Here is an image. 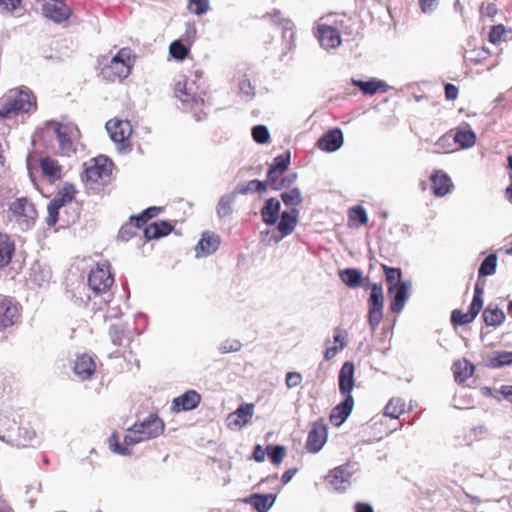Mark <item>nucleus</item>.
<instances>
[{
	"instance_id": "obj_1",
	"label": "nucleus",
	"mask_w": 512,
	"mask_h": 512,
	"mask_svg": "<svg viewBox=\"0 0 512 512\" xmlns=\"http://www.w3.org/2000/svg\"><path fill=\"white\" fill-rule=\"evenodd\" d=\"M164 431V422L156 414H150L142 422L135 423L132 427L126 430L124 436V445L112 441L116 439V435L113 434L110 437V447L113 452L128 456L132 454V450L129 446L139 444L141 442L154 439L160 436Z\"/></svg>"
},
{
	"instance_id": "obj_2",
	"label": "nucleus",
	"mask_w": 512,
	"mask_h": 512,
	"mask_svg": "<svg viewBox=\"0 0 512 512\" xmlns=\"http://www.w3.org/2000/svg\"><path fill=\"white\" fill-rule=\"evenodd\" d=\"M354 371V364L349 361L345 362L339 371V392L345 397V399L331 411L329 419L334 426L338 427L342 425L353 410L354 399L351 392L355 385Z\"/></svg>"
},
{
	"instance_id": "obj_3",
	"label": "nucleus",
	"mask_w": 512,
	"mask_h": 512,
	"mask_svg": "<svg viewBox=\"0 0 512 512\" xmlns=\"http://www.w3.org/2000/svg\"><path fill=\"white\" fill-rule=\"evenodd\" d=\"M38 217L34 203L27 197H19L8 205L7 218L13 228L19 231L32 229Z\"/></svg>"
},
{
	"instance_id": "obj_4",
	"label": "nucleus",
	"mask_w": 512,
	"mask_h": 512,
	"mask_svg": "<svg viewBox=\"0 0 512 512\" xmlns=\"http://www.w3.org/2000/svg\"><path fill=\"white\" fill-rule=\"evenodd\" d=\"M135 63V55L129 47L121 48L107 64H103L101 76L107 81L114 82L127 78Z\"/></svg>"
},
{
	"instance_id": "obj_5",
	"label": "nucleus",
	"mask_w": 512,
	"mask_h": 512,
	"mask_svg": "<svg viewBox=\"0 0 512 512\" xmlns=\"http://www.w3.org/2000/svg\"><path fill=\"white\" fill-rule=\"evenodd\" d=\"M32 108H36V102L28 92L11 90L3 98L2 107L0 108V121L13 119L20 113H28Z\"/></svg>"
},
{
	"instance_id": "obj_6",
	"label": "nucleus",
	"mask_w": 512,
	"mask_h": 512,
	"mask_svg": "<svg viewBox=\"0 0 512 512\" xmlns=\"http://www.w3.org/2000/svg\"><path fill=\"white\" fill-rule=\"evenodd\" d=\"M194 80H188L180 76L174 86V94L183 104V109L195 110L203 105L204 100Z\"/></svg>"
},
{
	"instance_id": "obj_7",
	"label": "nucleus",
	"mask_w": 512,
	"mask_h": 512,
	"mask_svg": "<svg viewBox=\"0 0 512 512\" xmlns=\"http://www.w3.org/2000/svg\"><path fill=\"white\" fill-rule=\"evenodd\" d=\"M113 282L114 278L107 263L96 264V266L90 270L88 275L89 288L95 295H106L107 298H104L105 302H109L111 295L108 293V291L111 288Z\"/></svg>"
},
{
	"instance_id": "obj_8",
	"label": "nucleus",
	"mask_w": 512,
	"mask_h": 512,
	"mask_svg": "<svg viewBox=\"0 0 512 512\" xmlns=\"http://www.w3.org/2000/svg\"><path fill=\"white\" fill-rule=\"evenodd\" d=\"M46 129L53 128L59 149L63 154L70 155L76 151L74 147V140L79 136V130L74 124H62L56 121H47L45 123Z\"/></svg>"
},
{
	"instance_id": "obj_9",
	"label": "nucleus",
	"mask_w": 512,
	"mask_h": 512,
	"mask_svg": "<svg viewBox=\"0 0 512 512\" xmlns=\"http://www.w3.org/2000/svg\"><path fill=\"white\" fill-rule=\"evenodd\" d=\"M112 168V161L108 157L100 155L87 165L84 178L92 183L105 184L110 179Z\"/></svg>"
},
{
	"instance_id": "obj_10",
	"label": "nucleus",
	"mask_w": 512,
	"mask_h": 512,
	"mask_svg": "<svg viewBox=\"0 0 512 512\" xmlns=\"http://www.w3.org/2000/svg\"><path fill=\"white\" fill-rule=\"evenodd\" d=\"M371 287V293L368 299V322L374 330L382 321L384 308L383 287L380 283H370L367 287Z\"/></svg>"
},
{
	"instance_id": "obj_11",
	"label": "nucleus",
	"mask_w": 512,
	"mask_h": 512,
	"mask_svg": "<svg viewBox=\"0 0 512 512\" xmlns=\"http://www.w3.org/2000/svg\"><path fill=\"white\" fill-rule=\"evenodd\" d=\"M328 428L323 419L312 424L308 433L305 448L310 453H318L327 441Z\"/></svg>"
},
{
	"instance_id": "obj_12",
	"label": "nucleus",
	"mask_w": 512,
	"mask_h": 512,
	"mask_svg": "<svg viewBox=\"0 0 512 512\" xmlns=\"http://www.w3.org/2000/svg\"><path fill=\"white\" fill-rule=\"evenodd\" d=\"M43 15L55 23H62L72 15V9L65 0H49L42 5Z\"/></svg>"
},
{
	"instance_id": "obj_13",
	"label": "nucleus",
	"mask_w": 512,
	"mask_h": 512,
	"mask_svg": "<svg viewBox=\"0 0 512 512\" xmlns=\"http://www.w3.org/2000/svg\"><path fill=\"white\" fill-rule=\"evenodd\" d=\"M19 315L18 304L11 297L0 294V329L14 325Z\"/></svg>"
},
{
	"instance_id": "obj_14",
	"label": "nucleus",
	"mask_w": 512,
	"mask_h": 512,
	"mask_svg": "<svg viewBox=\"0 0 512 512\" xmlns=\"http://www.w3.org/2000/svg\"><path fill=\"white\" fill-rule=\"evenodd\" d=\"M352 475L349 465H341L331 470L327 479L334 490L344 492L351 485Z\"/></svg>"
},
{
	"instance_id": "obj_15",
	"label": "nucleus",
	"mask_w": 512,
	"mask_h": 512,
	"mask_svg": "<svg viewBox=\"0 0 512 512\" xmlns=\"http://www.w3.org/2000/svg\"><path fill=\"white\" fill-rule=\"evenodd\" d=\"M299 211L296 208H292L290 211H283L280 217V221L277 225L278 235H273L272 238L275 243L280 242L284 237L290 235L298 221Z\"/></svg>"
},
{
	"instance_id": "obj_16",
	"label": "nucleus",
	"mask_w": 512,
	"mask_h": 512,
	"mask_svg": "<svg viewBox=\"0 0 512 512\" xmlns=\"http://www.w3.org/2000/svg\"><path fill=\"white\" fill-rule=\"evenodd\" d=\"M254 414V404H241L236 411L230 413L227 417V425L230 429H241L247 425Z\"/></svg>"
},
{
	"instance_id": "obj_17",
	"label": "nucleus",
	"mask_w": 512,
	"mask_h": 512,
	"mask_svg": "<svg viewBox=\"0 0 512 512\" xmlns=\"http://www.w3.org/2000/svg\"><path fill=\"white\" fill-rule=\"evenodd\" d=\"M110 139L115 143H123L132 132L130 122L127 120L111 119L105 126Z\"/></svg>"
},
{
	"instance_id": "obj_18",
	"label": "nucleus",
	"mask_w": 512,
	"mask_h": 512,
	"mask_svg": "<svg viewBox=\"0 0 512 512\" xmlns=\"http://www.w3.org/2000/svg\"><path fill=\"white\" fill-rule=\"evenodd\" d=\"M343 133L340 128L328 130L317 141V147L325 152H335L343 145Z\"/></svg>"
},
{
	"instance_id": "obj_19",
	"label": "nucleus",
	"mask_w": 512,
	"mask_h": 512,
	"mask_svg": "<svg viewBox=\"0 0 512 512\" xmlns=\"http://www.w3.org/2000/svg\"><path fill=\"white\" fill-rule=\"evenodd\" d=\"M220 242V237L214 232H204L195 247V256L200 258L213 254L219 248Z\"/></svg>"
},
{
	"instance_id": "obj_20",
	"label": "nucleus",
	"mask_w": 512,
	"mask_h": 512,
	"mask_svg": "<svg viewBox=\"0 0 512 512\" xmlns=\"http://www.w3.org/2000/svg\"><path fill=\"white\" fill-rule=\"evenodd\" d=\"M412 284L410 281L399 283L393 290L392 300L390 302V310L393 313H400L410 296Z\"/></svg>"
},
{
	"instance_id": "obj_21",
	"label": "nucleus",
	"mask_w": 512,
	"mask_h": 512,
	"mask_svg": "<svg viewBox=\"0 0 512 512\" xmlns=\"http://www.w3.org/2000/svg\"><path fill=\"white\" fill-rule=\"evenodd\" d=\"M317 30L319 43L323 48L335 49L341 44V37L336 28L320 24Z\"/></svg>"
},
{
	"instance_id": "obj_22",
	"label": "nucleus",
	"mask_w": 512,
	"mask_h": 512,
	"mask_svg": "<svg viewBox=\"0 0 512 512\" xmlns=\"http://www.w3.org/2000/svg\"><path fill=\"white\" fill-rule=\"evenodd\" d=\"M201 401V396L195 390H188L173 399V409L176 411H190L195 409Z\"/></svg>"
},
{
	"instance_id": "obj_23",
	"label": "nucleus",
	"mask_w": 512,
	"mask_h": 512,
	"mask_svg": "<svg viewBox=\"0 0 512 512\" xmlns=\"http://www.w3.org/2000/svg\"><path fill=\"white\" fill-rule=\"evenodd\" d=\"M95 369L96 365L90 355L81 354L77 356L74 363V372L81 380L90 379Z\"/></svg>"
},
{
	"instance_id": "obj_24",
	"label": "nucleus",
	"mask_w": 512,
	"mask_h": 512,
	"mask_svg": "<svg viewBox=\"0 0 512 512\" xmlns=\"http://www.w3.org/2000/svg\"><path fill=\"white\" fill-rule=\"evenodd\" d=\"M339 276L342 282L350 288H367V284H369V278H363L361 271L356 268H346L340 271Z\"/></svg>"
},
{
	"instance_id": "obj_25",
	"label": "nucleus",
	"mask_w": 512,
	"mask_h": 512,
	"mask_svg": "<svg viewBox=\"0 0 512 512\" xmlns=\"http://www.w3.org/2000/svg\"><path fill=\"white\" fill-rule=\"evenodd\" d=\"M281 203L276 198H269L265 201L261 209V217L265 224L271 226L276 224L279 219Z\"/></svg>"
},
{
	"instance_id": "obj_26",
	"label": "nucleus",
	"mask_w": 512,
	"mask_h": 512,
	"mask_svg": "<svg viewBox=\"0 0 512 512\" xmlns=\"http://www.w3.org/2000/svg\"><path fill=\"white\" fill-rule=\"evenodd\" d=\"M111 341L117 346H126L132 341V333L127 324H114L110 326Z\"/></svg>"
},
{
	"instance_id": "obj_27",
	"label": "nucleus",
	"mask_w": 512,
	"mask_h": 512,
	"mask_svg": "<svg viewBox=\"0 0 512 512\" xmlns=\"http://www.w3.org/2000/svg\"><path fill=\"white\" fill-rule=\"evenodd\" d=\"M276 500L275 494H252L245 499L258 512H268Z\"/></svg>"
},
{
	"instance_id": "obj_28",
	"label": "nucleus",
	"mask_w": 512,
	"mask_h": 512,
	"mask_svg": "<svg viewBox=\"0 0 512 512\" xmlns=\"http://www.w3.org/2000/svg\"><path fill=\"white\" fill-rule=\"evenodd\" d=\"M173 229L171 223L167 221H157L145 227L143 233L148 240L158 239L168 235Z\"/></svg>"
},
{
	"instance_id": "obj_29",
	"label": "nucleus",
	"mask_w": 512,
	"mask_h": 512,
	"mask_svg": "<svg viewBox=\"0 0 512 512\" xmlns=\"http://www.w3.org/2000/svg\"><path fill=\"white\" fill-rule=\"evenodd\" d=\"M431 182L434 195L442 197L450 192L452 182L446 173L442 171L436 172L432 175Z\"/></svg>"
},
{
	"instance_id": "obj_30",
	"label": "nucleus",
	"mask_w": 512,
	"mask_h": 512,
	"mask_svg": "<svg viewBox=\"0 0 512 512\" xmlns=\"http://www.w3.org/2000/svg\"><path fill=\"white\" fill-rule=\"evenodd\" d=\"M40 168L43 175L46 176L50 182H54L61 178V166L56 160L50 157L40 159Z\"/></svg>"
},
{
	"instance_id": "obj_31",
	"label": "nucleus",
	"mask_w": 512,
	"mask_h": 512,
	"mask_svg": "<svg viewBox=\"0 0 512 512\" xmlns=\"http://www.w3.org/2000/svg\"><path fill=\"white\" fill-rule=\"evenodd\" d=\"M483 321L487 326H499L505 320V314L498 306L489 304L482 313Z\"/></svg>"
},
{
	"instance_id": "obj_32",
	"label": "nucleus",
	"mask_w": 512,
	"mask_h": 512,
	"mask_svg": "<svg viewBox=\"0 0 512 512\" xmlns=\"http://www.w3.org/2000/svg\"><path fill=\"white\" fill-rule=\"evenodd\" d=\"M15 245L7 234L0 233V267L7 266L14 254Z\"/></svg>"
},
{
	"instance_id": "obj_33",
	"label": "nucleus",
	"mask_w": 512,
	"mask_h": 512,
	"mask_svg": "<svg viewBox=\"0 0 512 512\" xmlns=\"http://www.w3.org/2000/svg\"><path fill=\"white\" fill-rule=\"evenodd\" d=\"M474 365L466 359L459 360L453 364V374L455 381L458 383L465 382L473 375Z\"/></svg>"
},
{
	"instance_id": "obj_34",
	"label": "nucleus",
	"mask_w": 512,
	"mask_h": 512,
	"mask_svg": "<svg viewBox=\"0 0 512 512\" xmlns=\"http://www.w3.org/2000/svg\"><path fill=\"white\" fill-rule=\"evenodd\" d=\"M291 155L290 152H284L276 156L267 172V177L272 178L276 174H284L290 165Z\"/></svg>"
},
{
	"instance_id": "obj_35",
	"label": "nucleus",
	"mask_w": 512,
	"mask_h": 512,
	"mask_svg": "<svg viewBox=\"0 0 512 512\" xmlns=\"http://www.w3.org/2000/svg\"><path fill=\"white\" fill-rule=\"evenodd\" d=\"M296 179L297 173L295 172L289 173L285 176H283V174H276L272 178H268V183L272 190L279 191L291 187Z\"/></svg>"
},
{
	"instance_id": "obj_36",
	"label": "nucleus",
	"mask_w": 512,
	"mask_h": 512,
	"mask_svg": "<svg viewBox=\"0 0 512 512\" xmlns=\"http://www.w3.org/2000/svg\"><path fill=\"white\" fill-rule=\"evenodd\" d=\"M480 311L481 309L475 307L472 304H470L467 313H463L461 310L455 309L452 311L451 321L455 325H466L468 323H471L476 318Z\"/></svg>"
},
{
	"instance_id": "obj_37",
	"label": "nucleus",
	"mask_w": 512,
	"mask_h": 512,
	"mask_svg": "<svg viewBox=\"0 0 512 512\" xmlns=\"http://www.w3.org/2000/svg\"><path fill=\"white\" fill-rule=\"evenodd\" d=\"M236 196H237V194L235 193V191H233L231 193L224 194L219 199L216 211H217V215L220 218H224V217H227L232 214L233 204L236 200Z\"/></svg>"
},
{
	"instance_id": "obj_38",
	"label": "nucleus",
	"mask_w": 512,
	"mask_h": 512,
	"mask_svg": "<svg viewBox=\"0 0 512 512\" xmlns=\"http://www.w3.org/2000/svg\"><path fill=\"white\" fill-rule=\"evenodd\" d=\"M352 84L358 87L364 94L369 95H373L380 90L385 91L387 87L386 83L380 80L362 81L353 79Z\"/></svg>"
},
{
	"instance_id": "obj_39",
	"label": "nucleus",
	"mask_w": 512,
	"mask_h": 512,
	"mask_svg": "<svg viewBox=\"0 0 512 512\" xmlns=\"http://www.w3.org/2000/svg\"><path fill=\"white\" fill-rule=\"evenodd\" d=\"M383 271L385 273V278L388 285V293H392L394 288L399 285V283H403L401 281L402 272L400 268H393L387 265L382 264Z\"/></svg>"
},
{
	"instance_id": "obj_40",
	"label": "nucleus",
	"mask_w": 512,
	"mask_h": 512,
	"mask_svg": "<svg viewBox=\"0 0 512 512\" xmlns=\"http://www.w3.org/2000/svg\"><path fill=\"white\" fill-rule=\"evenodd\" d=\"M512 364V351H496L490 358L488 366L496 369Z\"/></svg>"
},
{
	"instance_id": "obj_41",
	"label": "nucleus",
	"mask_w": 512,
	"mask_h": 512,
	"mask_svg": "<svg viewBox=\"0 0 512 512\" xmlns=\"http://www.w3.org/2000/svg\"><path fill=\"white\" fill-rule=\"evenodd\" d=\"M462 148H470L476 142V135L471 129L458 130L452 138Z\"/></svg>"
},
{
	"instance_id": "obj_42",
	"label": "nucleus",
	"mask_w": 512,
	"mask_h": 512,
	"mask_svg": "<svg viewBox=\"0 0 512 512\" xmlns=\"http://www.w3.org/2000/svg\"><path fill=\"white\" fill-rule=\"evenodd\" d=\"M404 408V400L401 398H392L384 408V415L396 419L403 414Z\"/></svg>"
},
{
	"instance_id": "obj_43",
	"label": "nucleus",
	"mask_w": 512,
	"mask_h": 512,
	"mask_svg": "<svg viewBox=\"0 0 512 512\" xmlns=\"http://www.w3.org/2000/svg\"><path fill=\"white\" fill-rule=\"evenodd\" d=\"M497 268V255L495 253L489 254L481 263L478 269L479 277L491 276L496 272Z\"/></svg>"
},
{
	"instance_id": "obj_44",
	"label": "nucleus",
	"mask_w": 512,
	"mask_h": 512,
	"mask_svg": "<svg viewBox=\"0 0 512 512\" xmlns=\"http://www.w3.org/2000/svg\"><path fill=\"white\" fill-rule=\"evenodd\" d=\"M51 279V271L48 268L36 264L31 269V280L38 286L48 283Z\"/></svg>"
},
{
	"instance_id": "obj_45",
	"label": "nucleus",
	"mask_w": 512,
	"mask_h": 512,
	"mask_svg": "<svg viewBox=\"0 0 512 512\" xmlns=\"http://www.w3.org/2000/svg\"><path fill=\"white\" fill-rule=\"evenodd\" d=\"M74 192V187L72 185H65L52 199V202H54L58 207L63 208L66 204L72 202Z\"/></svg>"
},
{
	"instance_id": "obj_46",
	"label": "nucleus",
	"mask_w": 512,
	"mask_h": 512,
	"mask_svg": "<svg viewBox=\"0 0 512 512\" xmlns=\"http://www.w3.org/2000/svg\"><path fill=\"white\" fill-rule=\"evenodd\" d=\"M281 200L286 206H298L302 203L303 197L299 188H293L281 193Z\"/></svg>"
},
{
	"instance_id": "obj_47",
	"label": "nucleus",
	"mask_w": 512,
	"mask_h": 512,
	"mask_svg": "<svg viewBox=\"0 0 512 512\" xmlns=\"http://www.w3.org/2000/svg\"><path fill=\"white\" fill-rule=\"evenodd\" d=\"M267 455L271 462L280 465L283 462L286 448L282 445H268L266 447Z\"/></svg>"
},
{
	"instance_id": "obj_48",
	"label": "nucleus",
	"mask_w": 512,
	"mask_h": 512,
	"mask_svg": "<svg viewBox=\"0 0 512 512\" xmlns=\"http://www.w3.org/2000/svg\"><path fill=\"white\" fill-rule=\"evenodd\" d=\"M188 52L189 49L180 40L173 41L169 46L170 55L177 60H184Z\"/></svg>"
},
{
	"instance_id": "obj_49",
	"label": "nucleus",
	"mask_w": 512,
	"mask_h": 512,
	"mask_svg": "<svg viewBox=\"0 0 512 512\" xmlns=\"http://www.w3.org/2000/svg\"><path fill=\"white\" fill-rule=\"evenodd\" d=\"M348 215L350 221H357L359 225H365L368 222L367 212L361 205L351 207Z\"/></svg>"
},
{
	"instance_id": "obj_50",
	"label": "nucleus",
	"mask_w": 512,
	"mask_h": 512,
	"mask_svg": "<svg viewBox=\"0 0 512 512\" xmlns=\"http://www.w3.org/2000/svg\"><path fill=\"white\" fill-rule=\"evenodd\" d=\"M188 8L193 14L201 16L210 10V3L209 0H188Z\"/></svg>"
},
{
	"instance_id": "obj_51",
	"label": "nucleus",
	"mask_w": 512,
	"mask_h": 512,
	"mask_svg": "<svg viewBox=\"0 0 512 512\" xmlns=\"http://www.w3.org/2000/svg\"><path fill=\"white\" fill-rule=\"evenodd\" d=\"M252 137L259 144L268 143L270 133L265 125H256L252 128Z\"/></svg>"
},
{
	"instance_id": "obj_52",
	"label": "nucleus",
	"mask_w": 512,
	"mask_h": 512,
	"mask_svg": "<svg viewBox=\"0 0 512 512\" xmlns=\"http://www.w3.org/2000/svg\"><path fill=\"white\" fill-rule=\"evenodd\" d=\"M451 139L452 137L450 135H443L440 137L434 144V149L432 150L433 153H448L450 152L451 147Z\"/></svg>"
},
{
	"instance_id": "obj_53",
	"label": "nucleus",
	"mask_w": 512,
	"mask_h": 512,
	"mask_svg": "<svg viewBox=\"0 0 512 512\" xmlns=\"http://www.w3.org/2000/svg\"><path fill=\"white\" fill-rule=\"evenodd\" d=\"M60 209L61 208L52 202V200L48 203V216L46 218V223L48 226H54L57 223Z\"/></svg>"
},
{
	"instance_id": "obj_54",
	"label": "nucleus",
	"mask_w": 512,
	"mask_h": 512,
	"mask_svg": "<svg viewBox=\"0 0 512 512\" xmlns=\"http://www.w3.org/2000/svg\"><path fill=\"white\" fill-rule=\"evenodd\" d=\"M505 33L506 29L504 25L499 24L493 26L488 35L489 42L492 44H497Z\"/></svg>"
},
{
	"instance_id": "obj_55",
	"label": "nucleus",
	"mask_w": 512,
	"mask_h": 512,
	"mask_svg": "<svg viewBox=\"0 0 512 512\" xmlns=\"http://www.w3.org/2000/svg\"><path fill=\"white\" fill-rule=\"evenodd\" d=\"M347 336H348V333H347L346 330L341 329L339 327L334 329L333 340H334L335 343L338 344L337 347L340 350H343L346 347V345H347Z\"/></svg>"
},
{
	"instance_id": "obj_56",
	"label": "nucleus",
	"mask_w": 512,
	"mask_h": 512,
	"mask_svg": "<svg viewBox=\"0 0 512 512\" xmlns=\"http://www.w3.org/2000/svg\"><path fill=\"white\" fill-rule=\"evenodd\" d=\"M241 343L238 340H226L219 346V350L222 354L229 352H237L241 349Z\"/></svg>"
},
{
	"instance_id": "obj_57",
	"label": "nucleus",
	"mask_w": 512,
	"mask_h": 512,
	"mask_svg": "<svg viewBox=\"0 0 512 512\" xmlns=\"http://www.w3.org/2000/svg\"><path fill=\"white\" fill-rule=\"evenodd\" d=\"M484 293V284L477 282L474 289V296L471 304L475 307L482 309L483 307V298L482 294Z\"/></svg>"
},
{
	"instance_id": "obj_58",
	"label": "nucleus",
	"mask_w": 512,
	"mask_h": 512,
	"mask_svg": "<svg viewBox=\"0 0 512 512\" xmlns=\"http://www.w3.org/2000/svg\"><path fill=\"white\" fill-rule=\"evenodd\" d=\"M136 233V229L132 223L123 225L118 233V238L122 241H128Z\"/></svg>"
},
{
	"instance_id": "obj_59",
	"label": "nucleus",
	"mask_w": 512,
	"mask_h": 512,
	"mask_svg": "<svg viewBox=\"0 0 512 512\" xmlns=\"http://www.w3.org/2000/svg\"><path fill=\"white\" fill-rule=\"evenodd\" d=\"M301 380L302 376L298 372H288L286 374L285 382L288 388L297 387L301 383Z\"/></svg>"
},
{
	"instance_id": "obj_60",
	"label": "nucleus",
	"mask_w": 512,
	"mask_h": 512,
	"mask_svg": "<svg viewBox=\"0 0 512 512\" xmlns=\"http://www.w3.org/2000/svg\"><path fill=\"white\" fill-rule=\"evenodd\" d=\"M239 90L242 94L252 98L254 96V87L249 79L244 78L239 82Z\"/></svg>"
},
{
	"instance_id": "obj_61",
	"label": "nucleus",
	"mask_w": 512,
	"mask_h": 512,
	"mask_svg": "<svg viewBox=\"0 0 512 512\" xmlns=\"http://www.w3.org/2000/svg\"><path fill=\"white\" fill-rule=\"evenodd\" d=\"M149 220V216L144 215V212H142L139 215H133L130 217V223H132L135 227V229H138L142 226H144Z\"/></svg>"
},
{
	"instance_id": "obj_62",
	"label": "nucleus",
	"mask_w": 512,
	"mask_h": 512,
	"mask_svg": "<svg viewBox=\"0 0 512 512\" xmlns=\"http://www.w3.org/2000/svg\"><path fill=\"white\" fill-rule=\"evenodd\" d=\"M439 0H419L420 8L423 13H431L438 5Z\"/></svg>"
},
{
	"instance_id": "obj_63",
	"label": "nucleus",
	"mask_w": 512,
	"mask_h": 512,
	"mask_svg": "<svg viewBox=\"0 0 512 512\" xmlns=\"http://www.w3.org/2000/svg\"><path fill=\"white\" fill-rule=\"evenodd\" d=\"M234 191L236 194L247 195L255 192V186L252 184L251 180L247 183L237 185Z\"/></svg>"
},
{
	"instance_id": "obj_64",
	"label": "nucleus",
	"mask_w": 512,
	"mask_h": 512,
	"mask_svg": "<svg viewBox=\"0 0 512 512\" xmlns=\"http://www.w3.org/2000/svg\"><path fill=\"white\" fill-rule=\"evenodd\" d=\"M266 454V449H263V447L260 444H257L253 450V459L256 462H263L265 460Z\"/></svg>"
}]
</instances>
